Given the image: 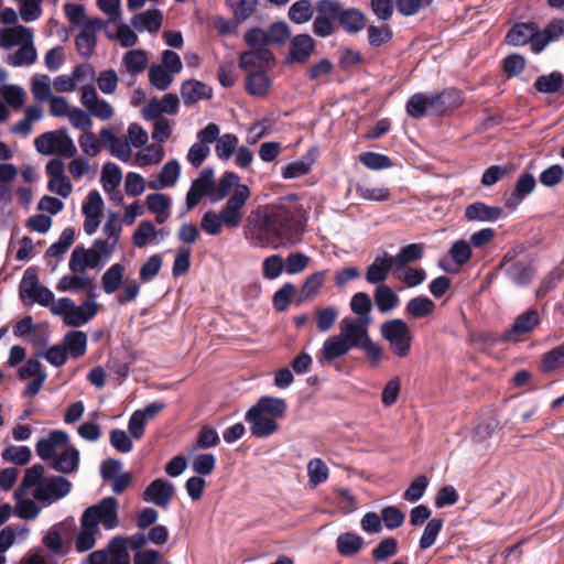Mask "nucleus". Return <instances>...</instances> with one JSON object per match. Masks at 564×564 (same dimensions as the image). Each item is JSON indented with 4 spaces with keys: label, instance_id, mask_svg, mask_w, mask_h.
Instances as JSON below:
<instances>
[{
    "label": "nucleus",
    "instance_id": "nucleus-6",
    "mask_svg": "<svg viewBox=\"0 0 564 564\" xmlns=\"http://www.w3.org/2000/svg\"><path fill=\"white\" fill-rule=\"evenodd\" d=\"M381 337L389 343L392 354L399 358L411 351L413 335L409 325L401 318H392L380 325Z\"/></svg>",
    "mask_w": 564,
    "mask_h": 564
},
{
    "label": "nucleus",
    "instance_id": "nucleus-49",
    "mask_svg": "<svg viewBox=\"0 0 564 564\" xmlns=\"http://www.w3.org/2000/svg\"><path fill=\"white\" fill-rule=\"evenodd\" d=\"M533 23L514 24L506 35V42L513 46H523L530 43L533 36Z\"/></svg>",
    "mask_w": 564,
    "mask_h": 564
},
{
    "label": "nucleus",
    "instance_id": "nucleus-22",
    "mask_svg": "<svg viewBox=\"0 0 564 564\" xmlns=\"http://www.w3.org/2000/svg\"><path fill=\"white\" fill-rule=\"evenodd\" d=\"M240 187L247 189L249 199L251 195L249 186L240 183V177L238 174L231 171H227L221 175L217 183L214 181L212 202L223 200L230 194L231 189H234L231 195H235L237 191L240 189Z\"/></svg>",
    "mask_w": 564,
    "mask_h": 564
},
{
    "label": "nucleus",
    "instance_id": "nucleus-37",
    "mask_svg": "<svg viewBox=\"0 0 564 564\" xmlns=\"http://www.w3.org/2000/svg\"><path fill=\"white\" fill-rule=\"evenodd\" d=\"M163 15L159 9H149L137 13L131 19V25L138 31L156 32L162 24Z\"/></svg>",
    "mask_w": 564,
    "mask_h": 564
},
{
    "label": "nucleus",
    "instance_id": "nucleus-47",
    "mask_svg": "<svg viewBox=\"0 0 564 564\" xmlns=\"http://www.w3.org/2000/svg\"><path fill=\"white\" fill-rule=\"evenodd\" d=\"M110 564H130L127 540L122 536L111 539L106 549Z\"/></svg>",
    "mask_w": 564,
    "mask_h": 564
},
{
    "label": "nucleus",
    "instance_id": "nucleus-63",
    "mask_svg": "<svg viewBox=\"0 0 564 564\" xmlns=\"http://www.w3.org/2000/svg\"><path fill=\"white\" fill-rule=\"evenodd\" d=\"M313 165V160L304 156L286 164L282 169V176L285 180L296 178L307 174Z\"/></svg>",
    "mask_w": 564,
    "mask_h": 564
},
{
    "label": "nucleus",
    "instance_id": "nucleus-64",
    "mask_svg": "<svg viewBox=\"0 0 564 564\" xmlns=\"http://www.w3.org/2000/svg\"><path fill=\"white\" fill-rule=\"evenodd\" d=\"M564 366V344L546 352L540 365L542 372H551Z\"/></svg>",
    "mask_w": 564,
    "mask_h": 564
},
{
    "label": "nucleus",
    "instance_id": "nucleus-43",
    "mask_svg": "<svg viewBox=\"0 0 564 564\" xmlns=\"http://www.w3.org/2000/svg\"><path fill=\"white\" fill-rule=\"evenodd\" d=\"M435 308L434 302L427 296H415L405 305V313L412 318H424L430 316Z\"/></svg>",
    "mask_w": 564,
    "mask_h": 564
},
{
    "label": "nucleus",
    "instance_id": "nucleus-13",
    "mask_svg": "<svg viewBox=\"0 0 564 564\" xmlns=\"http://www.w3.org/2000/svg\"><path fill=\"white\" fill-rule=\"evenodd\" d=\"M69 443V436L62 430H54L46 437H42L36 442V455L44 462H50L66 447Z\"/></svg>",
    "mask_w": 564,
    "mask_h": 564
},
{
    "label": "nucleus",
    "instance_id": "nucleus-35",
    "mask_svg": "<svg viewBox=\"0 0 564 564\" xmlns=\"http://www.w3.org/2000/svg\"><path fill=\"white\" fill-rule=\"evenodd\" d=\"M338 23L345 32L355 34L365 29L367 19L366 15L356 8H341Z\"/></svg>",
    "mask_w": 564,
    "mask_h": 564
},
{
    "label": "nucleus",
    "instance_id": "nucleus-55",
    "mask_svg": "<svg viewBox=\"0 0 564 564\" xmlns=\"http://www.w3.org/2000/svg\"><path fill=\"white\" fill-rule=\"evenodd\" d=\"M215 142V152L217 156L223 161H228L237 150L239 139L236 134L225 133L223 135L218 134Z\"/></svg>",
    "mask_w": 564,
    "mask_h": 564
},
{
    "label": "nucleus",
    "instance_id": "nucleus-11",
    "mask_svg": "<svg viewBox=\"0 0 564 564\" xmlns=\"http://www.w3.org/2000/svg\"><path fill=\"white\" fill-rule=\"evenodd\" d=\"M105 26L100 18L90 19L82 26L79 34L75 39L78 54L88 59L97 44V33Z\"/></svg>",
    "mask_w": 564,
    "mask_h": 564
},
{
    "label": "nucleus",
    "instance_id": "nucleus-31",
    "mask_svg": "<svg viewBox=\"0 0 564 564\" xmlns=\"http://www.w3.org/2000/svg\"><path fill=\"white\" fill-rule=\"evenodd\" d=\"M349 350V347L339 334L333 335L323 343L317 358L319 362H329L346 356Z\"/></svg>",
    "mask_w": 564,
    "mask_h": 564
},
{
    "label": "nucleus",
    "instance_id": "nucleus-9",
    "mask_svg": "<svg viewBox=\"0 0 564 564\" xmlns=\"http://www.w3.org/2000/svg\"><path fill=\"white\" fill-rule=\"evenodd\" d=\"M219 133L220 129L214 122L197 132V141L192 144L186 156L193 167L197 169L204 163L210 153L209 144L215 142Z\"/></svg>",
    "mask_w": 564,
    "mask_h": 564
},
{
    "label": "nucleus",
    "instance_id": "nucleus-45",
    "mask_svg": "<svg viewBox=\"0 0 564 564\" xmlns=\"http://www.w3.org/2000/svg\"><path fill=\"white\" fill-rule=\"evenodd\" d=\"M423 254V243H410L402 247L395 256H392V260L395 264V268L404 269L408 263L422 259Z\"/></svg>",
    "mask_w": 564,
    "mask_h": 564
},
{
    "label": "nucleus",
    "instance_id": "nucleus-52",
    "mask_svg": "<svg viewBox=\"0 0 564 564\" xmlns=\"http://www.w3.org/2000/svg\"><path fill=\"white\" fill-rule=\"evenodd\" d=\"M371 300L370 296L365 292H358L352 295L350 300V310L354 314L357 315L358 321H364L366 323H371L372 318L370 315L371 312Z\"/></svg>",
    "mask_w": 564,
    "mask_h": 564
},
{
    "label": "nucleus",
    "instance_id": "nucleus-59",
    "mask_svg": "<svg viewBox=\"0 0 564 564\" xmlns=\"http://www.w3.org/2000/svg\"><path fill=\"white\" fill-rule=\"evenodd\" d=\"M31 91L37 101H46L53 97L51 79L47 75L35 74L31 78Z\"/></svg>",
    "mask_w": 564,
    "mask_h": 564
},
{
    "label": "nucleus",
    "instance_id": "nucleus-53",
    "mask_svg": "<svg viewBox=\"0 0 564 564\" xmlns=\"http://www.w3.org/2000/svg\"><path fill=\"white\" fill-rule=\"evenodd\" d=\"M393 276L402 281L408 288H415L422 284L426 279V272L422 268L404 267V269L395 268Z\"/></svg>",
    "mask_w": 564,
    "mask_h": 564
},
{
    "label": "nucleus",
    "instance_id": "nucleus-25",
    "mask_svg": "<svg viewBox=\"0 0 564 564\" xmlns=\"http://www.w3.org/2000/svg\"><path fill=\"white\" fill-rule=\"evenodd\" d=\"M99 137L106 149L110 154L122 162H128L131 159L132 151L128 140L116 137L113 131L109 128H102Z\"/></svg>",
    "mask_w": 564,
    "mask_h": 564
},
{
    "label": "nucleus",
    "instance_id": "nucleus-3",
    "mask_svg": "<svg viewBox=\"0 0 564 564\" xmlns=\"http://www.w3.org/2000/svg\"><path fill=\"white\" fill-rule=\"evenodd\" d=\"M288 410L284 399L276 397H261L245 414L252 436L267 438L279 430L278 420L282 419Z\"/></svg>",
    "mask_w": 564,
    "mask_h": 564
},
{
    "label": "nucleus",
    "instance_id": "nucleus-51",
    "mask_svg": "<svg viewBox=\"0 0 564 564\" xmlns=\"http://www.w3.org/2000/svg\"><path fill=\"white\" fill-rule=\"evenodd\" d=\"M148 75L150 84L161 91L170 88L175 76V74L164 68L161 64L151 65Z\"/></svg>",
    "mask_w": 564,
    "mask_h": 564
},
{
    "label": "nucleus",
    "instance_id": "nucleus-4",
    "mask_svg": "<svg viewBox=\"0 0 564 564\" xmlns=\"http://www.w3.org/2000/svg\"><path fill=\"white\" fill-rule=\"evenodd\" d=\"M248 202V192L240 187L235 195H230L218 214L206 212L200 221V227L209 235H218L223 226L237 228L242 221V209Z\"/></svg>",
    "mask_w": 564,
    "mask_h": 564
},
{
    "label": "nucleus",
    "instance_id": "nucleus-10",
    "mask_svg": "<svg viewBox=\"0 0 564 564\" xmlns=\"http://www.w3.org/2000/svg\"><path fill=\"white\" fill-rule=\"evenodd\" d=\"M371 323L345 317L339 323V335L346 341L349 349L360 348L370 338L369 326Z\"/></svg>",
    "mask_w": 564,
    "mask_h": 564
},
{
    "label": "nucleus",
    "instance_id": "nucleus-27",
    "mask_svg": "<svg viewBox=\"0 0 564 564\" xmlns=\"http://www.w3.org/2000/svg\"><path fill=\"white\" fill-rule=\"evenodd\" d=\"M181 96L185 106H191L203 99H210L213 89L208 85L196 80L187 79L181 86Z\"/></svg>",
    "mask_w": 564,
    "mask_h": 564
},
{
    "label": "nucleus",
    "instance_id": "nucleus-38",
    "mask_svg": "<svg viewBox=\"0 0 564 564\" xmlns=\"http://www.w3.org/2000/svg\"><path fill=\"white\" fill-rule=\"evenodd\" d=\"M325 271H317L313 274L307 275L301 288V293L297 299L299 304L317 297L321 292V289L325 283Z\"/></svg>",
    "mask_w": 564,
    "mask_h": 564
},
{
    "label": "nucleus",
    "instance_id": "nucleus-19",
    "mask_svg": "<svg viewBox=\"0 0 564 564\" xmlns=\"http://www.w3.org/2000/svg\"><path fill=\"white\" fill-rule=\"evenodd\" d=\"M536 181L533 174L522 173L517 180L514 187L510 194L505 195V205L511 210H516L518 206L533 193Z\"/></svg>",
    "mask_w": 564,
    "mask_h": 564
},
{
    "label": "nucleus",
    "instance_id": "nucleus-21",
    "mask_svg": "<svg viewBox=\"0 0 564 564\" xmlns=\"http://www.w3.org/2000/svg\"><path fill=\"white\" fill-rule=\"evenodd\" d=\"M447 96V93H442L438 95H433L431 98H429L426 95L421 93L414 94L406 102V112L412 118H421L425 115L429 105L432 108L440 110Z\"/></svg>",
    "mask_w": 564,
    "mask_h": 564
},
{
    "label": "nucleus",
    "instance_id": "nucleus-2",
    "mask_svg": "<svg viewBox=\"0 0 564 564\" xmlns=\"http://www.w3.org/2000/svg\"><path fill=\"white\" fill-rule=\"evenodd\" d=\"M99 523L106 530H112L119 525L118 502L113 497L104 498L99 503L88 507L82 514L80 531L75 539L78 552H87L95 546Z\"/></svg>",
    "mask_w": 564,
    "mask_h": 564
},
{
    "label": "nucleus",
    "instance_id": "nucleus-14",
    "mask_svg": "<svg viewBox=\"0 0 564 564\" xmlns=\"http://www.w3.org/2000/svg\"><path fill=\"white\" fill-rule=\"evenodd\" d=\"M274 64V55L269 48H251L239 57V66L246 73L268 70Z\"/></svg>",
    "mask_w": 564,
    "mask_h": 564
},
{
    "label": "nucleus",
    "instance_id": "nucleus-42",
    "mask_svg": "<svg viewBox=\"0 0 564 564\" xmlns=\"http://www.w3.org/2000/svg\"><path fill=\"white\" fill-rule=\"evenodd\" d=\"M362 538L352 532L341 533L336 539L337 552L341 556H354L362 549Z\"/></svg>",
    "mask_w": 564,
    "mask_h": 564
},
{
    "label": "nucleus",
    "instance_id": "nucleus-50",
    "mask_svg": "<svg viewBox=\"0 0 564 564\" xmlns=\"http://www.w3.org/2000/svg\"><path fill=\"white\" fill-rule=\"evenodd\" d=\"M315 7L308 0H297L289 8L288 17L295 24H304L312 20Z\"/></svg>",
    "mask_w": 564,
    "mask_h": 564
},
{
    "label": "nucleus",
    "instance_id": "nucleus-5",
    "mask_svg": "<svg viewBox=\"0 0 564 564\" xmlns=\"http://www.w3.org/2000/svg\"><path fill=\"white\" fill-rule=\"evenodd\" d=\"M34 147L43 155H59L70 159L77 153V148L65 128L40 134L34 139Z\"/></svg>",
    "mask_w": 564,
    "mask_h": 564
},
{
    "label": "nucleus",
    "instance_id": "nucleus-28",
    "mask_svg": "<svg viewBox=\"0 0 564 564\" xmlns=\"http://www.w3.org/2000/svg\"><path fill=\"white\" fill-rule=\"evenodd\" d=\"M503 216V209L499 206H489L482 202L470 204L465 209V217L469 221L495 223Z\"/></svg>",
    "mask_w": 564,
    "mask_h": 564
},
{
    "label": "nucleus",
    "instance_id": "nucleus-46",
    "mask_svg": "<svg viewBox=\"0 0 564 564\" xmlns=\"http://www.w3.org/2000/svg\"><path fill=\"white\" fill-rule=\"evenodd\" d=\"M124 267L121 263L110 265L101 276V284L105 293L113 294L122 284Z\"/></svg>",
    "mask_w": 564,
    "mask_h": 564
},
{
    "label": "nucleus",
    "instance_id": "nucleus-33",
    "mask_svg": "<svg viewBox=\"0 0 564 564\" xmlns=\"http://www.w3.org/2000/svg\"><path fill=\"white\" fill-rule=\"evenodd\" d=\"M181 174V165L176 160L167 161L161 172L159 174L158 180H153L149 182V187L151 189H162L172 187L176 184Z\"/></svg>",
    "mask_w": 564,
    "mask_h": 564
},
{
    "label": "nucleus",
    "instance_id": "nucleus-41",
    "mask_svg": "<svg viewBox=\"0 0 564 564\" xmlns=\"http://www.w3.org/2000/svg\"><path fill=\"white\" fill-rule=\"evenodd\" d=\"M39 326L33 323L31 316H25L21 321H19L13 327V334L17 337H23L35 344L47 343V337L45 335H37Z\"/></svg>",
    "mask_w": 564,
    "mask_h": 564
},
{
    "label": "nucleus",
    "instance_id": "nucleus-44",
    "mask_svg": "<svg viewBox=\"0 0 564 564\" xmlns=\"http://www.w3.org/2000/svg\"><path fill=\"white\" fill-rule=\"evenodd\" d=\"M11 189L7 184H0V229H7L14 225L15 218L12 207Z\"/></svg>",
    "mask_w": 564,
    "mask_h": 564
},
{
    "label": "nucleus",
    "instance_id": "nucleus-60",
    "mask_svg": "<svg viewBox=\"0 0 564 564\" xmlns=\"http://www.w3.org/2000/svg\"><path fill=\"white\" fill-rule=\"evenodd\" d=\"M1 458L4 462H11L17 465L24 466L32 458V451L29 446L10 445L1 453Z\"/></svg>",
    "mask_w": 564,
    "mask_h": 564
},
{
    "label": "nucleus",
    "instance_id": "nucleus-54",
    "mask_svg": "<svg viewBox=\"0 0 564 564\" xmlns=\"http://www.w3.org/2000/svg\"><path fill=\"white\" fill-rule=\"evenodd\" d=\"M121 181V169L116 163H105L101 170V183L105 192L110 193L115 191L120 185Z\"/></svg>",
    "mask_w": 564,
    "mask_h": 564
},
{
    "label": "nucleus",
    "instance_id": "nucleus-34",
    "mask_svg": "<svg viewBox=\"0 0 564 564\" xmlns=\"http://www.w3.org/2000/svg\"><path fill=\"white\" fill-rule=\"evenodd\" d=\"M373 301L377 310L381 314L392 312L400 303L398 294L388 284H380L376 286Z\"/></svg>",
    "mask_w": 564,
    "mask_h": 564
},
{
    "label": "nucleus",
    "instance_id": "nucleus-62",
    "mask_svg": "<svg viewBox=\"0 0 564 564\" xmlns=\"http://www.w3.org/2000/svg\"><path fill=\"white\" fill-rule=\"evenodd\" d=\"M308 481L313 487L325 482L328 478V467L321 458H313L307 464Z\"/></svg>",
    "mask_w": 564,
    "mask_h": 564
},
{
    "label": "nucleus",
    "instance_id": "nucleus-15",
    "mask_svg": "<svg viewBox=\"0 0 564 564\" xmlns=\"http://www.w3.org/2000/svg\"><path fill=\"white\" fill-rule=\"evenodd\" d=\"M149 65V57L144 50L133 48L126 52L122 56L120 74L124 78L129 77L128 85H133L135 77L143 73Z\"/></svg>",
    "mask_w": 564,
    "mask_h": 564
},
{
    "label": "nucleus",
    "instance_id": "nucleus-48",
    "mask_svg": "<svg viewBox=\"0 0 564 564\" xmlns=\"http://www.w3.org/2000/svg\"><path fill=\"white\" fill-rule=\"evenodd\" d=\"M64 347L73 358H79L86 352L87 336L80 330H72L65 335Z\"/></svg>",
    "mask_w": 564,
    "mask_h": 564
},
{
    "label": "nucleus",
    "instance_id": "nucleus-1",
    "mask_svg": "<svg viewBox=\"0 0 564 564\" xmlns=\"http://www.w3.org/2000/svg\"><path fill=\"white\" fill-rule=\"evenodd\" d=\"M305 221L284 204L259 207L248 220V231L256 247H267L278 242L293 246L301 240Z\"/></svg>",
    "mask_w": 564,
    "mask_h": 564
},
{
    "label": "nucleus",
    "instance_id": "nucleus-30",
    "mask_svg": "<svg viewBox=\"0 0 564 564\" xmlns=\"http://www.w3.org/2000/svg\"><path fill=\"white\" fill-rule=\"evenodd\" d=\"M79 465V452L74 446L67 445L57 454L51 463L50 468L59 471L62 474H70L78 468Z\"/></svg>",
    "mask_w": 564,
    "mask_h": 564
},
{
    "label": "nucleus",
    "instance_id": "nucleus-57",
    "mask_svg": "<svg viewBox=\"0 0 564 564\" xmlns=\"http://www.w3.org/2000/svg\"><path fill=\"white\" fill-rule=\"evenodd\" d=\"M44 467L41 464H35L28 468L24 473V477L19 489L15 491V497L19 499L21 492L25 494L28 489L34 487L37 488L39 484L45 480Z\"/></svg>",
    "mask_w": 564,
    "mask_h": 564
},
{
    "label": "nucleus",
    "instance_id": "nucleus-40",
    "mask_svg": "<svg viewBox=\"0 0 564 564\" xmlns=\"http://www.w3.org/2000/svg\"><path fill=\"white\" fill-rule=\"evenodd\" d=\"M33 31L24 25H15L9 29H0V47L9 50L18 46L31 35Z\"/></svg>",
    "mask_w": 564,
    "mask_h": 564
},
{
    "label": "nucleus",
    "instance_id": "nucleus-17",
    "mask_svg": "<svg viewBox=\"0 0 564 564\" xmlns=\"http://www.w3.org/2000/svg\"><path fill=\"white\" fill-rule=\"evenodd\" d=\"M82 105L87 109L90 117H95L100 120H109L115 111L112 106L105 99H100L96 89L91 86L83 88Z\"/></svg>",
    "mask_w": 564,
    "mask_h": 564
},
{
    "label": "nucleus",
    "instance_id": "nucleus-39",
    "mask_svg": "<svg viewBox=\"0 0 564 564\" xmlns=\"http://www.w3.org/2000/svg\"><path fill=\"white\" fill-rule=\"evenodd\" d=\"M271 86V79L268 70L247 73L246 90L254 97H263L267 95Z\"/></svg>",
    "mask_w": 564,
    "mask_h": 564
},
{
    "label": "nucleus",
    "instance_id": "nucleus-12",
    "mask_svg": "<svg viewBox=\"0 0 564 564\" xmlns=\"http://www.w3.org/2000/svg\"><path fill=\"white\" fill-rule=\"evenodd\" d=\"M214 181L215 174L213 169L206 167L200 171L198 177L192 182L191 188L186 194L187 210L197 206L204 196H208L212 199Z\"/></svg>",
    "mask_w": 564,
    "mask_h": 564
},
{
    "label": "nucleus",
    "instance_id": "nucleus-20",
    "mask_svg": "<svg viewBox=\"0 0 564 564\" xmlns=\"http://www.w3.org/2000/svg\"><path fill=\"white\" fill-rule=\"evenodd\" d=\"M37 59V51L34 45L33 32L25 41L18 45V50L9 53L4 57V62L12 67H24L33 65Z\"/></svg>",
    "mask_w": 564,
    "mask_h": 564
},
{
    "label": "nucleus",
    "instance_id": "nucleus-32",
    "mask_svg": "<svg viewBox=\"0 0 564 564\" xmlns=\"http://www.w3.org/2000/svg\"><path fill=\"white\" fill-rule=\"evenodd\" d=\"M534 274L535 270L529 262H513L505 269V275L507 279L520 288L528 286Z\"/></svg>",
    "mask_w": 564,
    "mask_h": 564
},
{
    "label": "nucleus",
    "instance_id": "nucleus-36",
    "mask_svg": "<svg viewBox=\"0 0 564 564\" xmlns=\"http://www.w3.org/2000/svg\"><path fill=\"white\" fill-rule=\"evenodd\" d=\"M41 288L35 268H28L19 285V295L24 305H33V296Z\"/></svg>",
    "mask_w": 564,
    "mask_h": 564
},
{
    "label": "nucleus",
    "instance_id": "nucleus-58",
    "mask_svg": "<svg viewBox=\"0 0 564 564\" xmlns=\"http://www.w3.org/2000/svg\"><path fill=\"white\" fill-rule=\"evenodd\" d=\"M564 84V77L558 72L549 75L539 76L534 83V87L539 93L554 94L561 89Z\"/></svg>",
    "mask_w": 564,
    "mask_h": 564
},
{
    "label": "nucleus",
    "instance_id": "nucleus-16",
    "mask_svg": "<svg viewBox=\"0 0 564 564\" xmlns=\"http://www.w3.org/2000/svg\"><path fill=\"white\" fill-rule=\"evenodd\" d=\"M540 324V316L536 310H529L516 317L514 322L502 334V341H518L531 333Z\"/></svg>",
    "mask_w": 564,
    "mask_h": 564
},
{
    "label": "nucleus",
    "instance_id": "nucleus-61",
    "mask_svg": "<svg viewBox=\"0 0 564 564\" xmlns=\"http://www.w3.org/2000/svg\"><path fill=\"white\" fill-rule=\"evenodd\" d=\"M564 275V260L554 267L546 276L543 278L539 288L536 289V296L544 297L556 284L561 281Z\"/></svg>",
    "mask_w": 564,
    "mask_h": 564
},
{
    "label": "nucleus",
    "instance_id": "nucleus-29",
    "mask_svg": "<svg viewBox=\"0 0 564 564\" xmlns=\"http://www.w3.org/2000/svg\"><path fill=\"white\" fill-rule=\"evenodd\" d=\"M101 262L98 260L93 249H86L82 246L75 247L69 259V269L74 273H83L87 268H98Z\"/></svg>",
    "mask_w": 564,
    "mask_h": 564
},
{
    "label": "nucleus",
    "instance_id": "nucleus-26",
    "mask_svg": "<svg viewBox=\"0 0 564 564\" xmlns=\"http://www.w3.org/2000/svg\"><path fill=\"white\" fill-rule=\"evenodd\" d=\"M98 312V304L93 300H87L80 305L70 308L69 313L64 317L67 326L80 327L93 319Z\"/></svg>",
    "mask_w": 564,
    "mask_h": 564
},
{
    "label": "nucleus",
    "instance_id": "nucleus-7",
    "mask_svg": "<svg viewBox=\"0 0 564 564\" xmlns=\"http://www.w3.org/2000/svg\"><path fill=\"white\" fill-rule=\"evenodd\" d=\"M341 4L334 0H318L315 4L316 17L312 31L318 37H328L336 31L335 22L339 20Z\"/></svg>",
    "mask_w": 564,
    "mask_h": 564
},
{
    "label": "nucleus",
    "instance_id": "nucleus-18",
    "mask_svg": "<svg viewBox=\"0 0 564 564\" xmlns=\"http://www.w3.org/2000/svg\"><path fill=\"white\" fill-rule=\"evenodd\" d=\"M314 51V39L306 33L297 34L290 42L285 62L288 64H304L311 58Z\"/></svg>",
    "mask_w": 564,
    "mask_h": 564
},
{
    "label": "nucleus",
    "instance_id": "nucleus-8",
    "mask_svg": "<svg viewBox=\"0 0 564 564\" xmlns=\"http://www.w3.org/2000/svg\"><path fill=\"white\" fill-rule=\"evenodd\" d=\"M72 489V482L63 476L46 477L37 488L33 490V498L44 506H51L66 497Z\"/></svg>",
    "mask_w": 564,
    "mask_h": 564
},
{
    "label": "nucleus",
    "instance_id": "nucleus-56",
    "mask_svg": "<svg viewBox=\"0 0 564 564\" xmlns=\"http://www.w3.org/2000/svg\"><path fill=\"white\" fill-rule=\"evenodd\" d=\"M164 158V149L161 144H150L135 155V164L140 167L159 164Z\"/></svg>",
    "mask_w": 564,
    "mask_h": 564
},
{
    "label": "nucleus",
    "instance_id": "nucleus-23",
    "mask_svg": "<svg viewBox=\"0 0 564 564\" xmlns=\"http://www.w3.org/2000/svg\"><path fill=\"white\" fill-rule=\"evenodd\" d=\"M395 269V264L392 260V254L383 252L382 254L375 258L372 263L367 268L366 281L370 284L380 285L389 276L391 270Z\"/></svg>",
    "mask_w": 564,
    "mask_h": 564
},
{
    "label": "nucleus",
    "instance_id": "nucleus-24",
    "mask_svg": "<svg viewBox=\"0 0 564 564\" xmlns=\"http://www.w3.org/2000/svg\"><path fill=\"white\" fill-rule=\"evenodd\" d=\"M174 495V486L171 481L158 478L154 479L144 490V500L159 507L169 506Z\"/></svg>",
    "mask_w": 564,
    "mask_h": 564
}]
</instances>
